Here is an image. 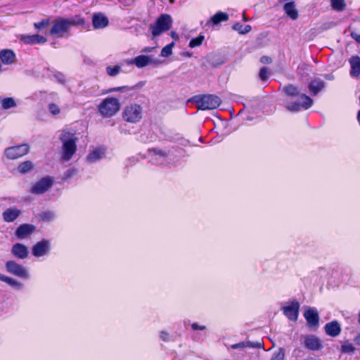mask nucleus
I'll list each match as a JSON object with an SVG mask.
<instances>
[{"mask_svg":"<svg viewBox=\"0 0 360 360\" xmlns=\"http://www.w3.org/2000/svg\"><path fill=\"white\" fill-rule=\"evenodd\" d=\"M84 24V20L79 15H75L69 18H58L53 21L49 33L58 38L68 37L70 35L71 27Z\"/></svg>","mask_w":360,"mask_h":360,"instance_id":"nucleus-1","label":"nucleus"},{"mask_svg":"<svg viewBox=\"0 0 360 360\" xmlns=\"http://www.w3.org/2000/svg\"><path fill=\"white\" fill-rule=\"evenodd\" d=\"M60 140L63 143L62 158L65 161L70 160L77 150V138L75 133L63 130L61 131Z\"/></svg>","mask_w":360,"mask_h":360,"instance_id":"nucleus-2","label":"nucleus"},{"mask_svg":"<svg viewBox=\"0 0 360 360\" xmlns=\"http://www.w3.org/2000/svg\"><path fill=\"white\" fill-rule=\"evenodd\" d=\"M143 108L137 103L126 105L122 111L123 120L129 123H137L142 119Z\"/></svg>","mask_w":360,"mask_h":360,"instance_id":"nucleus-3","label":"nucleus"},{"mask_svg":"<svg viewBox=\"0 0 360 360\" xmlns=\"http://www.w3.org/2000/svg\"><path fill=\"white\" fill-rule=\"evenodd\" d=\"M194 100L201 110L216 109L221 103L218 96L212 94L195 96Z\"/></svg>","mask_w":360,"mask_h":360,"instance_id":"nucleus-4","label":"nucleus"},{"mask_svg":"<svg viewBox=\"0 0 360 360\" xmlns=\"http://www.w3.org/2000/svg\"><path fill=\"white\" fill-rule=\"evenodd\" d=\"M121 104L118 99L112 97L106 98L98 106L101 114L104 117H112L120 109Z\"/></svg>","mask_w":360,"mask_h":360,"instance_id":"nucleus-5","label":"nucleus"},{"mask_svg":"<svg viewBox=\"0 0 360 360\" xmlns=\"http://www.w3.org/2000/svg\"><path fill=\"white\" fill-rule=\"evenodd\" d=\"M172 25V19L169 15L162 14L156 20L154 25H150L152 34L158 37L162 32L170 29Z\"/></svg>","mask_w":360,"mask_h":360,"instance_id":"nucleus-6","label":"nucleus"},{"mask_svg":"<svg viewBox=\"0 0 360 360\" xmlns=\"http://www.w3.org/2000/svg\"><path fill=\"white\" fill-rule=\"evenodd\" d=\"M125 63L127 65L134 64L139 68H143L148 65H158L160 63L158 59L146 55H140L133 59L127 60Z\"/></svg>","mask_w":360,"mask_h":360,"instance_id":"nucleus-7","label":"nucleus"},{"mask_svg":"<svg viewBox=\"0 0 360 360\" xmlns=\"http://www.w3.org/2000/svg\"><path fill=\"white\" fill-rule=\"evenodd\" d=\"M30 146L27 144H22L10 147L5 150V155L9 159H17L28 153Z\"/></svg>","mask_w":360,"mask_h":360,"instance_id":"nucleus-8","label":"nucleus"},{"mask_svg":"<svg viewBox=\"0 0 360 360\" xmlns=\"http://www.w3.org/2000/svg\"><path fill=\"white\" fill-rule=\"evenodd\" d=\"M7 271L15 276L22 278L27 279L30 278V274L27 269L22 265L16 263L14 261H9L6 264Z\"/></svg>","mask_w":360,"mask_h":360,"instance_id":"nucleus-9","label":"nucleus"},{"mask_svg":"<svg viewBox=\"0 0 360 360\" xmlns=\"http://www.w3.org/2000/svg\"><path fill=\"white\" fill-rule=\"evenodd\" d=\"M53 181L51 177L46 176L37 181L31 188V193L34 194H41L47 191L53 185Z\"/></svg>","mask_w":360,"mask_h":360,"instance_id":"nucleus-10","label":"nucleus"},{"mask_svg":"<svg viewBox=\"0 0 360 360\" xmlns=\"http://www.w3.org/2000/svg\"><path fill=\"white\" fill-rule=\"evenodd\" d=\"M301 102H295L287 105V108L292 112L300 111L302 108L308 109L313 104V100L305 94L300 95Z\"/></svg>","mask_w":360,"mask_h":360,"instance_id":"nucleus-11","label":"nucleus"},{"mask_svg":"<svg viewBox=\"0 0 360 360\" xmlns=\"http://www.w3.org/2000/svg\"><path fill=\"white\" fill-rule=\"evenodd\" d=\"M51 243L47 240H42L37 243L32 249V255L37 257H42L49 252Z\"/></svg>","mask_w":360,"mask_h":360,"instance_id":"nucleus-12","label":"nucleus"},{"mask_svg":"<svg viewBox=\"0 0 360 360\" xmlns=\"http://www.w3.org/2000/svg\"><path fill=\"white\" fill-rule=\"evenodd\" d=\"M300 304L292 302L290 305L283 307L284 314L291 321H295L299 314Z\"/></svg>","mask_w":360,"mask_h":360,"instance_id":"nucleus-13","label":"nucleus"},{"mask_svg":"<svg viewBox=\"0 0 360 360\" xmlns=\"http://www.w3.org/2000/svg\"><path fill=\"white\" fill-rule=\"evenodd\" d=\"M108 18L102 13H95L92 16V25L94 29H103L108 25Z\"/></svg>","mask_w":360,"mask_h":360,"instance_id":"nucleus-14","label":"nucleus"},{"mask_svg":"<svg viewBox=\"0 0 360 360\" xmlns=\"http://www.w3.org/2000/svg\"><path fill=\"white\" fill-rule=\"evenodd\" d=\"M304 316L310 328H316L319 326V316L316 309L311 308L307 309Z\"/></svg>","mask_w":360,"mask_h":360,"instance_id":"nucleus-15","label":"nucleus"},{"mask_svg":"<svg viewBox=\"0 0 360 360\" xmlns=\"http://www.w3.org/2000/svg\"><path fill=\"white\" fill-rule=\"evenodd\" d=\"M304 345L310 350H319L322 347L321 340L313 335H307L304 338Z\"/></svg>","mask_w":360,"mask_h":360,"instance_id":"nucleus-16","label":"nucleus"},{"mask_svg":"<svg viewBox=\"0 0 360 360\" xmlns=\"http://www.w3.org/2000/svg\"><path fill=\"white\" fill-rule=\"evenodd\" d=\"M285 13L292 20H295L299 18V13L294 1H290L283 5Z\"/></svg>","mask_w":360,"mask_h":360,"instance_id":"nucleus-17","label":"nucleus"},{"mask_svg":"<svg viewBox=\"0 0 360 360\" xmlns=\"http://www.w3.org/2000/svg\"><path fill=\"white\" fill-rule=\"evenodd\" d=\"M16 61L15 53L11 49L1 50V65H12Z\"/></svg>","mask_w":360,"mask_h":360,"instance_id":"nucleus-18","label":"nucleus"},{"mask_svg":"<svg viewBox=\"0 0 360 360\" xmlns=\"http://www.w3.org/2000/svg\"><path fill=\"white\" fill-rule=\"evenodd\" d=\"M34 230V226L33 225L24 224L17 229L15 236L19 239H23L30 235Z\"/></svg>","mask_w":360,"mask_h":360,"instance_id":"nucleus-19","label":"nucleus"},{"mask_svg":"<svg viewBox=\"0 0 360 360\" xmlns=\"http://www.w3.org/2000/svg\"><path fill=\"white\" fill-rule=\"evenodd\" d=\"M12 253L15 257L23 259L27 257L29 251L25 245L15 243L12 248Z\"/></svg>","mask_w":360,"mask_h":360,"instance_id":"nucleus-20","label":"nucleus"},{"mask_svg":"<svg viewBox=\"0 0 360 360\" xmlns=\"http://www.w3.org/2000/svg\"><path fill=\"white\" fill-rule=\"evenodd\" d=\"M324 328L326 333L331 337L338 336L341 331L340 326L336 321L326 323Z\"/></svg>","mask_w":360,"mask_h":360,"instance_id":"nucleus-21","label":"nucleus"},{"mask_svg":"<svg viewBox=\"0 0 360 360\" xmlns=\"http://www.w3.org/2000/svg\"><path fill=\"white\" fill-rule=\"evenodd\" d=\"M21 211L15 207L6 209L3 212V218L5 221L12 222L15 220L20 214Z\"/></svg>","mask_w":360,"mask_h":360,"instance_id":"nucleus-22","label":"nucleus"},{"mask_svg":"<svg viewBox=\"0 0 360 360\" xmlns=\"http://www.w3.org/2000/svg\"><path fill=\"white\" fill-rule=\"evenodd\" d=\"M351 65L350 75L352 77H356L360 75V57L355 56L349 59Z\"/></svg>","mask_w":360,"mask_h":360,"instance_id":"nucleus-23","label":"nucleus"},{"mask_svg":"<svg viewBox=\"0 0 360 360\" xmlns=\"http://www.w3.org/2000/svg\"><path fill=\"white\" fill-rule=\"evenodd\" d=\"M105 155V150L101 148H96L86 158V161L89 163H94L101 159H102Z\"/></svg>","mask_w":360,"mask_h":360,"instance_id":"nucleus-24","label":"nucleus"},{"mask_svg":"<svg viewBox=\"0 0 360 360\" xmlns=\"http://www.w3.org/2000/svg\"><path fill=\"white\" fill-rule=\"evenodd\" d=\"M22 39L27 44H44L46 41V37L38 34L23 36Z\"/></svg>","mask_w":360,"mask_h":360,"instance_id":"nucleus-25","label":"nucleus"},{"mask_svg":"<svg viewBox=\"0 0 360 360\" xmlns=\"http://www.w3.org/2000/svg\"><path fill=\"white\" fill-rule=\"evenodd\" d=\"M325 87V83L320 79H315L309 85V91L313 95H316Z\"/></svg>","mask_w":360,"mask_h":360,"instance_id":"nucleus-26","label":"nucleus"},{"mask_svg":"<svg viewBox=\"0 0 360 360\" xmlns=\"http://www.w3.org/2000/svg\"><path fill=\"white\" fill-rule=\"evenodd\" d=\"M229 20V15L226 13L219 11L216 13L207 22V25L212 22L213 25H217L221 22H225Z\"/></svg>","mask_w":360,"mask_h":360,"instance_id":"nucleus-27","label":"nucleus"},{"mask_svg":"<svg viewBox=\"0 0 360 360\" xmlns=\"http://www.w3.org/2000/svg\"><path fill=\"white\" fill-rule=\"evenodd\" d=\"M232 349H243L245 347H251V348H263V344L257 342H241L237 344L232 345L231 346Z\"/></svg>","mask_w":360,"mask_h":360,"instance_id":"nucleus-28","label":"nucleus"},{"mask_svg":"<svg viewBox=\"0 0 360 360\" xmlns=\"http://www.w3.org/2000/svg\"><path fill=\"white\" fill-rule=\"evenodd\" d=\"M1 281L7 283L8 285H10L16 290H21L23 287L22 283L18 282L14 278H9L8 276H1Z\"/></svg>","mask_w":360,"mask_h":360,"instance_id":"nucleus-29","label":"nucleus"},{"mask_svg":"<svg viewBox=\"0 0 360 360\" xmlns=\"http://www.w3.org/2000/svg\"><path fill=\"white\" fill-rule=\"evenodd\" d=\"M34 165L31 161H25L20 163L18 167V170L21 174H25L31 171Z\"/></svg>","mask_w":360,"mask_h":360,"instance_id":"nucleus-30","label":"nucleus"},{"mask_svg":"<svg viewBox=\"0 0 360 360\" xmlns=\"http://www.w3.org/2000/svg\"><path fill=\"white\" fill-rule=\"evenodd\" d=\"M233 29L237 31L239 34H245L251 30V26L249 25L243 26L242 24L238 22L233 25Z\"/></svg>","mask_w":360,"mask_h":360,"instance_id":"nucleus-31","label":"nucleus"},{"mask_svg":"<svg viewBox=\"0 0 360 360\" xmlns=\"http://www.w3.org/2000/svg\"><path fill=\"white\" fill-rule=\"evenodd\" d=\"M331 6L337 11H342L345 8L346 4L345 0H331Z\"/></svg>","mask_w":360,"mask_h":360,"instance_id":"nucleus-32","label":"nucleus"},{"mask_svg":"<svg viewBox=\"0 0 360 360\" xmlns=\"http://www.w3.org/2000/svg\"><path fill=\"white\" fill-rule=\"evenodd\" d=\"M16 106V103L13 98H5L1 100V107L4 109H9Z\"/></svg>","mask_w":360,"mask_h":360,"instance_id":"nucleus-33","label":"nucleus"},{"mask_svg":"<svg viewBox=\"0 0 360 360\" xmlns=\"http://www.w3.org/2000/svg\"><path fill=\"white\" fill-rule=\"evenodd\" d=\"M136 86H123L119 87L111 88L107 91V93H112L115 91H120L123 93L129 92V91L134 90Z\"/></svg>","mask_w":360,"mask_h":360,"instance_id":"nucleus-34","label":"nucleus"},{"mask_svg":"<svg viewBox=\"0 0 360 360\" xmlns=\"http://www.w3.org/2000/svg\"><path fill=\"white\" fill-rule=\"evenodd\" d=\"M283 91L288 96H295L299 94L297 87L293 85H288L283 88Z\"/></svg>","mask_w":360,"mask_h":360,"instance_id":"nucleus-35","label":"nucleus"},{"mask_svg":"<svg viewBox=\"0 0 360 360\" xmlns=\"http://www.w3.org/2000/svg\"><path fill=\"white\" fill-rule=\"evenodd\" d=\"M205 37L203 35H199L195 38L192 39L189 42V47L193 49L196 46H199L202 44Z\"/></svg>","mask_w":360,"mask_h":360,"instance_id":"nucleus-36","label":"nucleus"},{"mask_svg":"<svg viewBox=\"0 0 360 360\" xmlns=\"http://www.w3.org/2000/svg\"><path fill=\"white\" fill-rule=\"evenodd\" d=\"M174 46V42L165 46L161 51V56L168 57L172 53V48Z\"/></svg>","mask_w":360,"mask_h":360,"instance_id":"nucleus-37","label":"nucleus"},{"mask_svg":"<svg viewBox=\"0 0 360 360\" xmlns=\"http://www.w3.org/2000/svg\"><path fill=\"white\" fill-rule=\"evenodd\" d=\"M120 67L117 65L113 67L108 66L106 68L108 75L111 77H115L120 72Z\"/></svg>","mask_w":360,"mask_h":360,"instance_id":"nucleus-38","label":"nucleus"},{"mask_svg":"<svg viewBox=\"0 0 360 360\" xmlns=\"http://www.w3.org/2000/svg\"><path fill=\"white\" fill-rule=\"evenodd\" d=\"M49 25V19H44L40 22H34V27L37 30H41L46 27Z\"/></svg>","mask_w":360,"mask_h":360,"instance_id":"nucleus-39","label":"nucleus"},{"mask_svg":"<svg viewBox=\"0 0 360 360\" xmlns=\"http://www.w3.org/2000/svg\"><path fill=\"white\" fill-rule=\"evenodd\" d=\"M285 352L283 348H280L278 352L273 355L271 360H284Z\"/></svg>","mask_w":360,"mask_h":360,"instance_id":"nucleus-40","label":"nucleus"},{"mask_svg":"<svg viewBox=\"0 0 360 360\" xmlns=\"http://www.w3.org/2000/svg\"><path fill=\"white\" fill-rule=\"evenodd\" d=\"M53 77L58 81V82L64 84L65 83V76L59 72H55L53 75Z\"/></svg>","mask_w":360,"mask_h":360,"instance_id":"nucleus-41","label":"nucleus"},{"mask_svg":"<svg viewBox=\"0 0 360 360\" xmlns=\"http://www.w3.org/2000/svg\"><path fill=\"white\" fill-rule=\"evenodd\" d=\"M48 108L50 112L53 115H57L60 112L59 107L55 103H50Z\"/></svg>","mask_w":360,"mask_h":360,"instance_id":"nucleus-42","label":"nucleus"},{"mask_svg":"<svg viewBox=\"0 0 360 360\" xmlns=\"http://www.w3.org/2000/svg\"><path fill=\"white\" fill-rule=\"evenodd\" d=\"M268 72L269 69L266 67H264L260 70L259 77L261 78L262 80H266L267 79Z\"/></svg>","mask_w":360,"mask_h":360,"instance_id":"nucleus-43","label":"nucleus"},{"mask_svg":"<svg viewBox=\"0 0 360 360\" xmlns=\"http://www.w3.org/2000/svg\"><path fill=\"white\" fill-rule=\"evenodd\" d=\"M354 347L351 344H345L342 346V352H353Z\"/></svg>","mask_w":360,"mask_h":360,"instance_id":"nucleus-44","label":"nucleus"},{"mask_svg":"<svg viewBox=\"0 0 360 360\" xmlns=\"http://www.w3.org/2000/svg\"><path fill=\"white\" fill-rule=\"evenodd\" d=\"M260 62L264 64H269L272 62V60L270 57L264 56L260 58Z\"/></svg>","mask_w":360,"mask_h":360,"instance_id":"nucleus-45","label":"nucleus"},{"mask_svg":"<svg viewBox=\"0 0 360 360\" xmlns=\"http://www.w3.org/2000/svg\"><path fill=\"white\" fill-rule=\"evenodd\" d=\"M153 152L155 155H158L161 158H165L166 156V153L162 150H158L156 149H153Z\"/></svg>","mask_w":360,"mask_h":360,"instance_id":"nucleus-46","label":"nucleus"},{"mask_svg":"<svg viewBox=\"0 0 360 360\" xmlns=\"http://www.w3.org/2000/svg\"><path fill=\"white\" fill-rule=\"evenodd\" d=\"M191 326H192V328L193 330H202L205 329V326H200L196 323H193Z\"/></svg>","mask_w":360,"mask_h":360,"instance_id":"nucleus-47","label":"nucleus"},{"mask_svg":"<svg viewBox=\"0 0 360 360\" xmlns=\"http://www.w3.org/2000/svg\"><path fill=\"white\" fill-rule=\"evenodd\" d=\"M160 338L162 340L164 341H167L168 339H169V335L167 333L165 332V331H162L160 333Z\"/></svg>","mask_w":360,"mask_h":360,"instance_id":"nucleus-48","label":"nucleus"},{"mask_svg":"<svg viewBox=\"0 0 360 360\" xmlns=\"http://www.w3.org/2000/svg\"><path fill=\"white\" fill-rule=\"evenodd\" d=\"M351 37L356 41L360 43V34H357L356 32H352L351 33Z\"/></svg>","mask_w":360,"mask_h":360,"instance_id":"nucleus-49","label":"nucleus"},{"mask_svg":"<svg viewBox=\"0 0 360 360\" xmlns=\"http://www.w3.org/2000/svg\"><path fill=\"white\" fill-rule=\"evenodd\" d=\"M77 172V170L75 169H69L66 173V177H70L73 175H75Z\"/></svg>","mask_w":360,"mask_h":360,"instance_id":"nucleus-50","label":"nucleus"},{"mask_svg":"<svg viewBox=\"0 0 360 360\" xmlns=\"http://www.w3.org/2000/svg\"><path fill=\"white\" fill-rule=\"evenodd\" d=\"M154 49V47H146L141 51L143 53H148L151 52Z\"/></svg>","mask_w":360,"mask_h":360,"instance_id":"nucleus-51","label":"nucleus"},{"mask_svg":"<svg viewBox=\"0 0 360 360\" xmlns=\"http://www.w3.org/2000/svg\"><path fill=\"white\" fill-rule=\"evenodd\" d=\"M324 78L328 80H333L334 79V77L331 74H326L324 75Z\"/></svg>","mask_w":360,"mask_h":360,"instance_id":"nucleus-52","label":"nucleus"},{"mask_svg":"<svg viewBox=\"0 0 360 360\" xmlns=\"http://www.w3.org/2000/svg\"><path fill=\"white\" fill-rule=\"evenodd\" d=\"M52 216H53V214L51 212H47V213L44 214V218L48 219H51Z\"/></svg>","mask_w":360,"mask_h":360,"instance_id":"nucleus-53","label":"nucleus"},{"mask_svg":"<svg viewBox=\"0 0 360 360\" xmlns=\"http://www.w3.org/2000/svg\"><path fill=\"white\" fill-rule=\"evenodd\" d=\"M354 342L356 345H360V334L354 338Z\"/></svg>","mask_w":360,"mask_h":360,"instance_id":"nucleus-54","label":"nucleus"},{"mask_svg":"<svg viewBox=\"0 0 360 360\" xmlns=\"http://www.w3.org/2000/svg\"><path fill=\"white\" fill-rule=\"evenodd\" d=\"M171 36H172V38H174L175 39L177 38L176 34L175 32H172Z\"/></svg>","mask_w":360,"mask_h":360,"instance_id":"nucleus-55","label":"nucleus"},{"mask_svg":"<svg viewBox=\"0 0 360 360\" xmlns=\"http://www.w3.org/2000/svg\"><path fill=\"white\" fill-rule=\"evenodd\" d=\"M357 120L360 124V110L359 111V112L357 114Z\"/></svg>","mask_w":360,"mask_h":360,"instance_id":"nucleus-56","label":"nucleus"},{"mask_svg":"<svg viewBox=\"0 0 360 360\" xmlns=\"http://www.w3.org/2000/svg\"><path fill=\"white\" fill-rule=\"evenodd\" d=\"M244 20H248L245 16H243Z\"/></svg>","mask_w":360,"mask_h":360,"instance_id":"nucleus-57","label":"nucleus"}]
</instances>
